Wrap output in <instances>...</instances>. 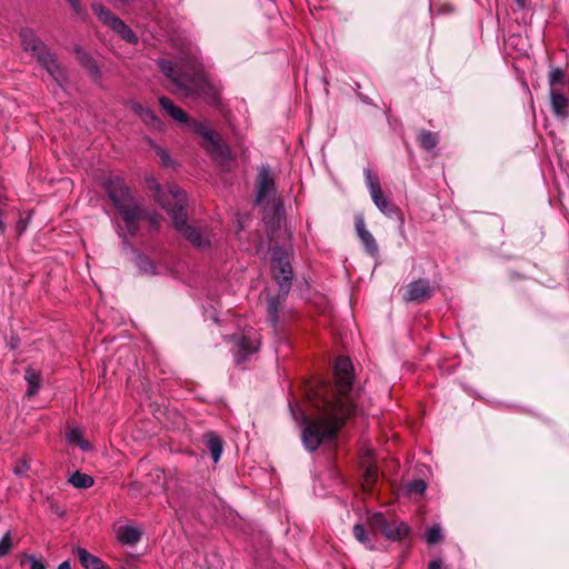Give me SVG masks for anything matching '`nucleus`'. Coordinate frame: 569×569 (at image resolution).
Returning <instances> with one entry per match:
<instances>
[{"label":"nucleus","instance_id":"nucleus-1","mask_svg":"<svg viewBox=\"0 0 569 569\" xmlns=\"http://www.w3.org/2000/svg\"><path fill=\"white\" fill-rule=\"evenodd\" d=\"M352 371L348 358H338L335 363V387L321 383L310 388L306 409L290 406L293 419L303 426L302 442L309 451L333 439L346 419L357 412Z\"/></svg>","mask_w":569,"mask_h":569},{"label":"nucleus","instance_id":"nucleus-2","mask_svg":"<svg viewBox=\"0 0 569 569\" xmlns=\"http://www.w3.org/2000/svg\"><path fill=\"white\" fill-rule=\"evenodd\" d=\"M158 66L171 81L174 92L202 98L213 106L220 103V89L210 83L202 72L198 70L183 71L174 62L163 59L158 60Z\"/></svg>","mask_w":569,"mask_h":569},{"label":"nucleus","instance_id":"nucleus-3","mask_svg":"<svg viewBox=\"0 0 569 569\" xmlns=\"http://www.w3.org/2000/svg\"><path fill=\"white\" fill-rule=\"evenodd\" d=\"M159 103L172 119L181 123H188L194 132L203 138L202 147L216 162L223 164L232 159L229 146L219 133L209 129L203 122L197 120L189 122L188 114L173 104L169 98L161 97Z\"/></svg>","mask_w":569,"mask_h":569},{"label":"nucleus","instance_id":"nucleus-4","mask_svg":"<svg viewBox=\"0 0 569 569\" xmlns=\"http://www.w3.org/2000/svg\"><path fill=\"white\" fill-rule=\"evenodd\" d=\"M144 181L153 199L168 213H183L187 209V194L178 186L162 187L152 174L146 176Z\"/></svg>","mask_w":569,"mask_h":569},{"label":"nucleus","instance_id":"nucleus-5","mask_svg":"<svg viewBox=\"0 0 569 569\" xmlns=\"http://www.w3.org/2000/svg\"><path fill=\"white\" fill-rule=\"evenodd\" d=\"M254 202L271 213H283L284 207L277 192L274 174L268 166H262L257 174Z\"/></svg>","mask_w":569,"mask_h":569},{"label":"nucleus","instance_id":"nucleus-6","mask_svg":"<svg viewBox=\"0 0 569 569\" xmlns=\"http://www.w3.org/2000/svg\"><path fill=\"white\" fill-rule=\"evenodd\" d=\"M104 188L118 213H144L139 199L122 178L110 176L104 182Z\"/></svg>","mask_w":569,"mask_h":569},{"label":"nucleus","instance_id":"nucleus-7","mask_svg":"<svg viewBox=\"0 0 569 569\" xmlns=\"http://www.w3.org/2000/svg\"><path fill=\"white\" fill-rule=\"evenodd\" d=\"M291 252L279 247H274L271 252V270L278 281L280 292H289L292 280V268L290 264Z\"/></svg>","mask_w":569,"mask_h":569},{"label":"nucleus","instance_id":"nucleus-8","mask_svg":"<svg viewBox=\"0 0 569 569\" xmlns=\"http://www.w3.org/2000/svg\"><path fill=\"white\" fill-rule=\"evenodd\" d=\"M368 525L371 531L381 532L388 540L402 541L409 535L407 523L402 521H389L381 512L369 516Z\"/></svg>","mask_w":569,"mask_h":569},{"label":"nucleus","instance_id":"nucleus-9","mask_svg":"<svg viewBox=\"0 0 569 569\" xmlns=\"http://www.w3.org/2000/svg\"><path fill=\"white\" fill-rule=\"evenodd\" d=\"M174 228L193 246L206 248L209 246V233L206 229L190 224L187 216H172Z\"/></svg>","mask_w":569,"mask_h":569},{"label":"nucleus","instance_id":"nucleus-10","mask_svg":"<svg viewBox=\"0 0 569 569\" xmlns=\"http://www.w3.org/2000/svg\"><path fill=\"white\" fill-rule=\"evenodd\" d=\"M19 37L23 50L30 53L37 61L50 50L34 30L29 27L21 28Z\"/></svg>","mask_w":569,"mask_h":569},{"label":"nucleus","instance_id":"nucleus-11","mask_svg":"<svg viewBox=\"0 0 569 569\" xmlns=\"http://www.w3.org/2000/svg\"><path fill=\"white\" fill-rule=\"evenodd\" d=\"M114 224L117 228L118 234L126 239L127 237H132L138 234L141 229V223L147 216H116ZM150 223H157L158 216H149Z\"/></svg>","mask_w":569,"mask_h":569},{"label":"nucleus","instance_id":"nucleus-12","mask_svg":"<svg viewBox=\"0 0 569 569\" xmlns=\"http://www.w3.org/2000/svg\"><path fill=\"white\" fill-rule=\"evenodd\" d=\"M435 288L428 280L419 279L407 286L403 299L411 302H422L433 295Z\"/></svg>","mask_w":569,"mask_h":569},{"label":"nucleus","instance_id":"nucleus-13","mask_svg":"<svg viewBox=\"0 0 569 569\" xmlns=\"http://www.w3.org/2000/svg\"><path fill=\"white\" fill-rule=\"evenodd\" d=\"M38 63L47 70V72L59 83L62 84L67 80L64 68L58 61L57 54L49 50L44 56L40 57Z\"/></svg>","mask_w":569,"mask_h":569},{"label":"nucleus","instance_id":"nucleus-14","mask_svg":"<svg viewBox=\"0 0 569 569\" xmlns=\"http://www.w3.org/2000/svg\"><path fill=\"white\" fill-rule=\"evenodd\" d=\"M363 174L366 179V184L369 188L373 202L376 203L379 210L383 211L387 208L388 202L381 190L378 174L369 168H366L363 170Z\"/></svg>","mask_w":569,"mask_h":569},{"label":"nucleus","instance_id":"nucleus-15","mask_svg":"<svg viewBox=\"0 0 569 569\" xmlns=\"http://www.w3.org/2000/svg\"><path fill=\"white\" fill-rule=\"evenodd\" d=\"M259 346L260 338L258 333L253 329H249L246 333L237 339V347L239 348V352L243 353L237 358V362H241L244 360L246 356L257 352Z\"/></svg>","mask_w":569,"mask_h":569},{"label":"nucleus","instance_id":"nucleus-16","mask_svg":"<svg viewBox=\"0 0 569 569\" xmlns=\"http://www.w3.org/2000/svg\"><path fill=\"white\" fill-rule=\"evenodd\" d=\"M550 103L557 118L565 119L569 116V99L565 96L563 90L550 91Z\"/></svg>","mask_w":569,"mask_h":569},{"label":"nucleus","instance_id":"nucleus-17","mask_svg":"<svg viewBox=\"0 0 569 569\" xmlns=\"http://www.w3.org/2000/svg\"><path fill=\"white\" fill-rule=\"evenodd\" d=\"M356 230H357V234H358L360 241L362 242L363 247L366 248L367 252L371 256H376L378 253V244H377L373 236L370 233V231L367 230L362 218L357 219Z\"/></svg>","mask_w":569,"mask_h":569},{"label":"nucleus","instance_id":"nucleus-18","mask_svg":"<svg viewBox=\"0 0 569 569\" xmlns=\"http://www.w3.org/2000/svg\"><path fill=\"white\" fill-rule=\"evenodd\" d=\"M117 538L123 545H134L141 538V531L132 526H122L117 530Z\"/></svg>","mask_w":569,"mask_h":569},{"label":"nucleus","instance_id":"nucleus-19","mask_svg":"<svg viewBox=\"0 0 569 569\" xmlns=\"http://www.w3.org/2000/svg\"><path fill=\"white\" fill-rule=\"evenodd\" d=\"M550 91L563 90L567 86L566 72L560 67H552L548 74Z\"/></svg>","mask_w":569,"mask_h":569},{"label":"nucleus","instance_id":"nucleus-20","mask_svg":"<svg viewBox=\"0 0 569 569\" xmlns=\"http://www.w3.org/2000/svg\"><path fill=\"white\" fill-rule=\"evenodd\" d=\"M24 379L28 383L27 396L29 398L38 393L41 385V376L33 368H27Z\"/></svg>","mask_w":569,"mask_h":569},{"label":"nucleus","instance_id":"nucleus-21","mask_svg":"<svg viewBox=\"0 0 569 569\" xmlns=\"http://www.w3.org/2000/svg\"><path fill=\"white\" fill-rule=\"evenodd\" d=\"M206 447L210 451L213 461L217 463L222 455L221 439L216 433L209 432L206 435Z\"/></svg>","mask_w":569,"mask_h":569},{"label":"nucleus","instance_id":"nucleus-22","mask_svg":"<svg viewBox=\"0 0 569 569\" xmlns=\"http://www.w3.org/2000/svg\"><path fill=\"white\" fill-rule=\"evenodd\" d=\"M132 109L134 110L136 113H138L140 116L142 121L146 122L147 124L152 126L154 128L160 127V120L158 119V117L151 109L144 108L140 103H134L132 106Z\"/></svg>","mask_w":569,"mask_h":569},{"label":"nucleus","instance_id":"nucleus-23","mask_svg":"<svg viewBox=\"0 0 569 569\" xmlns=\"http://www.w3.org/2000/svg\"><path fill=\"white\" fill-rule=\"evenodd\" d=\"M77 553H78L81 565L86 569H101L102 568L101 560L98 557L88 552L86 549L79 548L77 550Z\"/></svg>","mask_w":569,"mask_h":569},{"label":"nucleus","instance_id":"nucleus-24","mask_svg":"<svg viewBox=\"0 0 569 569\" xmlns=\"http://www.w3.org/2000/svg\"><path fill=\"white\" fill-rule=\"evenodd\" d=\"M110 28L128 42L136 43L138 41L136 33L120 18L113 19V24Z\"/></svg>","mask_w":569,"mask_h":569},{"label":"nucleus","instance_id":"nucleus-25","mask_svg":"<svg viewBox=\"0 0 569 569\" xmlns=\"http://www.w3.org/2000/svg\"><path fill=\"white\" fill-rule=\"evenodd\" d=\"M418 141L421 148L427 151H432L439 143V137L436 132L421 130L418 136Z\"/></svg>","mask_w":569,"mask_h":569},{"label":"nucleus","instance_id":"nucleus-26","mask_svg":"<svg viewBox=\"0 0 569 569\" xmlns=\"http://www.w3.org/2000/svg\"><path fill=\"white\" fill-rule=\"evenodd\" d=\"M67 441L70 445L79 446L83 451H89L91 449V445L83 439L82 432L80 429H71L66 435Z\"/></svg>","mask_w":569,"mask_h":569},{"label":"nucleus","instance_id":"nucleus-27","mask_svg":"<svg viewBox=\"0 0 569 569\" xmlns=\"http://www.w3.org/2000/svg\"><path fill=\"white\" fill-rule=\"evenodd\" d=\"M69 482L78 489H87L93 486L94 481L93 478L87 473H82L80 471H77L71 475L69 478Z\"/></svg>","mask_w":569,"mask_h":569},{"label":"nucleus","instance_id":"nucleus-28","mask_svg":"<svg viewBox=\"0 0 569 569\" xmlns=\"http://www.w3.org/2000/svg\"><path fill=\"white\" fill-rule=\"evenodd\" d=\"M352 532H353L355 538L361 545H363L367 549H369V550L375 549V545L372 543L366 528L362 525H360V523L355 525Z\"/></svg>","mask_w":569,"mask_h":569},{"label":"nucleus","instance_id":"nucleus-29","mask_svg":"<svg viewBox=\"0 0 569 569\" xmlns=\"http://www.w3.org/2000/svg\"><path fill=\"white\" fill-rule=\"evenodd\" d=\"M92 10L97 14V17L109 27L113 24V19H118L117 16L112 14L111 11L102 4L94 3L92 6Z\"/></svg>","mask_w":569,"mask_h":569},{"label":"nucleus","instance_id":"nucleus-30","mask_svg":"<svg viewBox=\"0 0 569 569\" xmlns=\"http://www.w3.org/2000/svg\"><path fill=\"white\" fill-rule=\"evenodd\" d=\"M362 465L366 468L365 473H363V477H365L363 487L367 490H369L372 487V485L377 481L378 471H377L376 466H373L370 462L363 461Z\"/></svg>","mask_w":569,"mask_h":569},{"label":"nucleus","instance_id":"nucleus-31","mask_svg":"<svg viewBox=\"0 0 569 569\" xmlns=\"http://www.w3.org/2000/svg\"><path fill=\"white\" fill-rule=\"evenodd\" d=\"M425 537L429 545H435L439 542L442 539L440 526H433L427 529Z\"/></svg>","mask_w":569,"mask_h":569},{"label":"nucleus","instance_id":"nucleus-32","mask_svg":"<svg viewBox=\"0 0 569 569\" xmlns=\"http://www.w3.org/2000/svg\"><path fill=\"white\" fill-rule=\"evenodd\" d=\"M278 309H279V300L277 298H271L268 300V313L269 320L272 326H276L278 322Z\"/></svg>","mask_w":569,"mask_h":569},{"label":"nucleus","instance_id":"nucleus-33","mask_svg":"<svg viewBox=\"0 0 569 569\" xmlns=\"http://www.w3.org/2000/svg\"><path fill=\"white\" fill-rule=\"evenodd\" d=\"M12 548V537L10 531L6 532L0 539V557L7 556Z\"/></svg>","mask_w":569,"mask_h":569},{"label":"nucleus","instance_id":"nucleus-34","mask_svg":"<svg viewBox=\"0 0 569 569\" xmlns=\"http://www.w3.org/2000/svg\"><path fill=\"white\" fill-rule=\"evenodd\" d=\"M426 488H427L426 482L423 480L419 479V480L412 481L409 485L408 490H409L410 493H419V495H421V493L425 492Z\"/></svg>","mask_w":569,"mask_h":569},{"label":"nucleus","instance_id":"nucleus-35","mask_svg":"<svg viewBox=\"0 0 569 569\" xmlns=\"http://www.w3.org/2000/svg\"><path fill=\"white\" fill-rule=\"evenodd\" d=\"M138 266H139L140 270H142L146 273H151V274L157 273L156 267L148 259H140Z\"/></svg>","mask_w":569,"mask_h":569},{"label":"nucleus","instance_id":"nucleus-36","mask_svg":"<svg viewBox=\"0 0 569 569\" xmlns=\"http://www.w3.org/2000/svg\"><path fill=\"white\" fill-rule=\"evenodd\" d=\"M29 463L27 460H21L19 461L14 468H13V472L17 475V476H23L27 473V471L29 470Z\"/></svg>","mask_w":569,"mask_h":569},{"label":"nucleus","instance_id":"nucleus-37","mask_svg":"<svg viewBox=\"0 0 569 569\" xmlns=\"http://www.w3.org/2000/svg\"><path fill=\"white\" fill-rule=\"evenodd\" d=\"M157 154L160 157V160L163 166L168 167L172 163L171 158L166 150L159 148Z\"/></svg>","mask_w":569,"mask_h":569},{"label":"nucleus","instance_id":"nucleus-38","mask_svg":"<svg viewBox=\"0 0 569 569\" xmlns=\"http://www.w3.org/2000/svg\"><path fill=\"white\" fill-rule=\"evenodd\" d=\"M28 560L30 562V569H46L44 563L41 560H38L36 557L30 556Z\"/></svg>","mask_w":569,"mask_h":569},{"label":"nucleus","instance_id":"nucleus-39","mask_svg":"<svg viewBox=\"0 0 569 569\" xmlns=\"http://www.w3.org/2000/svg\"><path fill=\"white\" fill-rule=\"evenodd\" d=\"M67 1L76 13L80 14L82 12L83 9L80 3V0H67Z\"/></svg>","mask_w":569,"mask_h":569},{"label":"nucleus","instance_id":"nucleus-40","mask_svg":"<svg viewBox=\"0 0 569 569\" xmlns=\"http://www.w3.org/2000/svg\"><path fill=\"white\" fill-rule=\"evenodd\" d=\"M428 569H441V561L438 559L430 561Z\"/></svg>","mask_w":569,"mask_h":569},{"label":"nucleus","instance_id":"nucleus-41","mask_svg":"<svg viewBox=\"0 0 569 569\" xmlns=\"http://www.w3.org/2000/svg\"><path fill=\"white\" fill-rule=\"evenodd\" d=\"M27 224H28V219L26 220H20L18 222V228L20 229V231L24 230L27 228Z\"/></svg>","mask_w":569,"mask_h":569},{"label":"nucleus","instance_id":"nucleus-42","mask_svg":"<svg viewBox=\"0 0 569 569\" xmlns=\"http://www.w3.org/2000/svg\"><path fill=\"white\" fill-rule=\"evenodd\" d=\"M152 475H154L157 479L163 478V471L161 469H154Z\"/></svg>","mask_w":569,"mask_h":569},{"label":"nucleus","instance_id":"nucleus-43","mask_svg":"<svg viewBox=\"0 0 569 569\" xmlns=\"http://www.w3.org/2000/svg\"><path fill=\"white\" fill-rule=\"evenodd\" d=\"M58 569H71L69 561H63L59 565Z\"/></svg>","mask_w":569,"mask_h":569},{"label":"nucleus","instance_id":"nucleus-44","mask_svg":"<svg viewBox=\"0 0 569 569\" xmlns=\"http://www.w3.org/2000/svg\"><path fill=\"white\" fill-rule=\"evenodd\" d=\"M516 1H517V3H518L519 6H521V7H522V6H523V3H525V0H516Z\"/></svg>","mask_w":569,"mask_h":569}]
</instances>
